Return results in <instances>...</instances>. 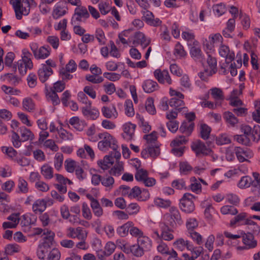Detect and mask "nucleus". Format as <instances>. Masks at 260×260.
Wrapping results in <instances>:
<instances>
[{
    "label": "nucleus",
    "instance_id": "nucleus-53",
    "mask_svg": "<svg viewBox=\"0 0 260 260\" xmlns=\"http://www.w3.org/2000/svg\"><path fill=\"white\" fill-rule=\"evenodd\" d=\"M235 139L239 143L246 146H249L250 145L251 138L246 136V135H236L235 136Z\"/></svg>",
    "mask_w": 260,
    "mask_h": 260
},
{
    "label": "nucleus",
    "instance_id": "nucleus-21",
    "mask_svg": "<svg viewBox=\"0 0 260 260\" xmlns=\"http://www.w3.org/2000/svg\"><path fill=\"white\" fill-rule=\"evenodd\" d=\"M142 87L145 92L151 93L158 89V85L155 81L149 79L144 82Z\"/></svg>",
    "mask_w": 260,
    "mask_h": 260
},
{
    "label": "nucleus",
    "instance_id": "nucleus-51",
    "mask_svg": "<svg viewBox=\"0 0 260 260\" xmlns=\"http://www.w3.org/2000/svg\"><path fill=\"white\" fill-rule=\"evenodd\" d=\"M46 208V202L44 200H37L32 206L34 211L43 212Z\"/></svg>",
    "mask_w": 260,
    "mask_h": 260
},
{
    "label": "nucleus",
    "instance_id": "nucleus-4",
    "mask_svg": "<svg viewBox=\"0 0 260 260\" xmlns=\"http://www.w3.org/2000/svg\"><path fill=\"white\" fill-rule=\"evenodd\" d=\"M194 196L189 193H185L180 201L181 210L186 213H190L194 210L192 199Z\"/></svg>",
    "mask_w": 260,
    "mask_h": 260
},
{
    "label": "nucleus",
    "instance_id": "nucleus-29",
    "mask_svg": "<svg viewBox=\"0 0 260 260\" xmlns=\"http://www.w3.org/2000/svg\"><path fill=\"white\" fill-rule=\"evenodd\" d=\"M69 123L79 131H82L85 125V123L80 121L78 117L71 118L69 120Z\"/></svg>",
    "mask_w": 260,
    "mask_h": 260
},
{
    "label": "nucleus",
    "instance_id": "nucleus-23",
    "mask_svg": "<svg viewBox=\"0 0 260 260\" xmlns=\"http://www.w3.org/2000/svg\"><path fill=\"white\" fill-rule=\"evenodd\" d=\"M114 164V160L111 159V156H105L103 159L98 161V166L103 170H106L110 168Z\"/></svg>",
    "mask_w": 260,
    "mask_h": 260
},
{
    "label": "nucleus",
    "instance_id": "nucleus-30",
    "mask_svg": "<svg viewBox=\"0 0 260 260\" xmlns=\"http://www.w3.org/2000/svg\"><path fill=\"white\" fill-rule=\"evenodd\" d=\"M46 94L47 98L50 99L53 105H56L59 104L60 100L58 96L53 88H51L50 90L46 88Z\"/></svg>",
    "mask_w": 260,
    "mask_h": 260
},
{
    "label": "nucleus",
    "instance_id": "nucleus-42",
    "mask_svg": "<svg viewBox=\"0 0 260 260\" xmlns=\"http://www.w3.org/2000/svg\"><path fill=\"white\" fill-rule=\"evenodd\" d=\"M124 107L125 114L128 117L133 116L135 114V111L132 101L129 100H126L124 103Z\"/></svg>",
    "mask_w": 260,
    "mask_h": 260
},
{
    "label": "nucleus",
    "instance_id": "nucleus-27",
    "mask_svg": "<svg viewBox=\"0 0 260 260\" xmlns=\"http://www.w3.org/2000/svg\"><path fill=\"white\" fill-rule=\"evenodd\" d=\"M41 173L46 179H50L53 177V169L50 166L47 164L42 166Z\"/></svg>",
    "mask_w": 260,
    "mask_h": 260
},
{
    "label": "nucleus",
    "instance_id": "nucleus-39",
    "mask_svg": "<svg viewBox=\"0 0 260 260\" xmlns=\"http://www.w3.org/2000/svg\"><path fill=\"white\" fill-rule=\"evenodd\" d=\"M252 178L248 176L242 177L239 183L238 186L240 188H247L253 183Z\"/></svg>",
    "mask_w": 260,
    "mask_h": 260
},
{
    "label": "nucleus",
    "instance_id": "nucleus-49",
    "mask_svg": "<svg viewBox=\"0 0 260 260\" xmlns=\"http://www.w3.org/2000/svg\"><path fill=\"white\" fill-rule=\"evenodd\" d=\"M23 107L28 112H32L35 109V105L30 98H25L23 101Z\"/></svg>",
    "mask_w": 260,
    "mask_h": 260
},
{
    "label": "nucleus",
    "instance_id": "nucleus-6",
    "mask_svg": "<svg viewBox=\"0 0 260 260\" xmlns=\"http://www.w3.org/2000/svg\"><path fill=\"white\" fill-rule=\"evenodd\" d=\"M160 154V149L157 144L147 145L145 149L141 151L142 157L145 159L148 157H157Z\"/></svg>",
    "mask_w": 260,
    "mask_h": 260
},
{
    "label": "nucleus",
    "instance_id": "nucleus-1",
    "mask_svg": "<svg viewBox=\"0 0 260 260\" xmlns=\"http://www.w3.org/2000/svg\"><path fill=\"white\" fill-rule=\"evenodd\" d=\"M99 138L102 139L98 143V148L101 150H104L106 148L109 147L112 149L118 148L117 141L114 138L108 133H100Z\"/></svg>",
    "mask_w": 260,
    "mask_h": 260
},
{
    "label": "nucleus",
    "instance_id": "nucleus-54",
    "mask_svg": "<svg viewBox=\"0 0 260 260\" xmlns=\"http://www.w3.org/2000/svg\"><path fill=\"white\" fill-rule=\"evenodd\" d=\"M60 253L57 248H53L49 253L47 257V260H59Z\"/></svg>",
    "mask_w": 260,
    "mask_h": 260
},
{
    "label": "nucleus",
    "instance_id": "nucleus-2",
    "mask_svg": "<svg viewBox=\"0 0 260 260\" xmlns=\"http://www.w3.org/2000/svg\"><path fill=\"white\" fill-rule=\"evenodd\" d=\"M169 213L165 215L166 220L168 224L172 228H175L177 224H182L180 214L178 210L174 207H171L169 209Z\"/></svg>",
    "mask_w": 260,
    "mask_h": 260
},
{
    "label": "nucleus",
    "instance_id": "nucleus-58",
    "mask_svg": "<svg viewBox=\"0 0 260 260\" xmlns=\"http://www.w3.org/2000/svg\"><path fill=\"white\" fill-rule=\"evenodd\" d=\"M43 234L46 235L44 238V242L52 245L55 234L51 231L47 230L46 232H44Z\"/></svg>",
    "mask_w": 260,
    "mask_h": 260
},
{
    "label": "nucleus",
    "instance_id": "nucleus-9",
    "mask_svg": "<svg viewBox=\"0 0 260 260\" xmlns=\"http://www.w3.org/2000/svg\"><path fill=\"white\" fill-rule=\"evenodd\" d=\"M191 148L197 156H199L201 154L207 155L211 151V149L207 148L201 140H198L194 142L191 145Z\"/></svg>",
    "mask_w": 260,
    "mask_h": 260
},
{
    "label": "nucleus",
    "instance_id": "nucleus-12",
    "mask_svg": "<svg viewBox=\"0 0 260 260\" xmlns=\"http://www.w3.org/2000/svg\"><path fill=\"white\" fill-rule=\"evenodd\" d=\"M154 76L160 83L166 82L171 84L172 80L168 72L166 70L161 71L160 69H157L154 72Z\"/></svg>",
    "mask_w": 260,
    "mask_h": 260
},
{
    "label": "nucleus",
    "instance_id": "nucleus-64",
    "mask_svg": "<svg viewBox=\"0 0 260 260\" xmlns=\"http://www.w3.org/2000/svg\"><path fill=\"white\" fill-rule=\"evenodd\" d=\"M180 172L181 173L187 174L192 170V167L187 162H181L179 164Z\"/></svg>",
    "mask_w": 260,
    "mask_h": 260
},
{
    "label": "nucleus",
    "instance_id": "nucleus-24",
    "mask_svg": "<svg viewBox=\"0 0 260 260\" xmlns=\"http://www.w3.org/2000/svg\"><path fill=\"white\" fill-rule=\"evenodd\" d=\"M161 238L167 241H170L174 238L172 231L166 224H163L161 226Z\"/></svg>",
    "mask_w": 260,
    "mask_h": 260
},
{
    "label": "nucleus",
    "instance_id": "nucleus-20",
    "mask_svg": "<svg viewBox=\"0 0 260 260\" xmlns=\"http://www.w3.org/2000/svg\"><path fill=\"white\" fill-rule=\"evenodd\" d=\"M242 237L243 242L248 248H253L256 246V241L254 239V236L251 233H244Z\"/></svg>",
    "mask_w": 260,
    "mask_h": 260
},
{
    "label": "nucleus",
    "instance_id": "nucleus-50",
    "mask_svg": "<svg viewBox=\"0 0 260 260\" xmlns=\"http://www.w3.org/2000/svg\"><path fill=\"white\" fill-rule=\"evenodd\" d=\"M172 186L177 189H187L185 181L183 179H178L172 182Z\"/></svg>",
    "mask_w": 260,
    "mask_h": 260
},
{
    "label": "nucleus",
    "instance_id": "nucleus-11",
    "mask_svg": "<svg viewBox=\"0 0 260 260\" xmlns=\"http://www.w3.org/2000/svg\"><path fill=\"white\" fill-rule=\"evenodd\" d=\"M53 70L45 64H43L38 71V75L40 81L42 83L45 82L49 77L53 74Z\"/></svg>",
    "mask_w": 260,
    "mask_h": 260
},
{
    "label": "nucleus",
    "instance_id": "nucleus-25",
    "mask_svg": "<svg viewBox=\"0 0 260 260\" xmlns=\"http://www.w3.org/2000/svg\"><path fill=\"white\" fill-rule=\"evenodd\" d=\"M194 126V124L193 122L184 121L182 123L179 128V131L182 133L185 134L187 136H189L191 134Z\"/></svg>",
    "mask_w": 260,
    "mask_h": 260
},
{
    "label": "nucleus",
    "instance_id": "nucleus-59",
    "mask_svg": "<svg viewBox=\"0 0 260 260\" xmlns=\"http://www.w3.org/2000/svg\"><path fill=\"white\" fill-rule=\"evenodd\" d=\"M251 139L254 141L258 142L260 140V126L258 125H254L252 130Z\"/></svg>",
    "mask_w": 260,
    "mask_h": 260
},
{
    "label": "nucleus",
    "instance_id": "nucleus-17",
    "mask_svg": "<svg viewBox=\"0 0 260 260\" xmlns=\"http://www.w3.org/2000/svg\"><path fill=\"white\" fill-rule=\"evenodd\" d=\"M137 162L138 163V165H135V167L137 170V172L135 175V179L138 181L143 182L146 177L148 176V173L146 170L143 169H140L141 162L139 159H137Z\"/></svg>",
    "mask_w": 260,
    "mask_h": 260
},
{
    "label": "nucleus",
    "instance_id": "nucleus-32",
    "mask_svg": "<svg viewBox=\"0 0 260 260\" xmlns=\"http://www.w3.org/2000/svg\"><path fill=\"white\" fill-rule=\"evenodd\" d=\"M183 99H179L177 98H172L170 99L169 102V105L172 107H174L176 110L180 111L183 108L182 107L184 105V102L182 100Z\"/></svg>",
    "mask_w": 260,
    "mask_h": 260
},
{
    "label": "nucleus",
    "instance_id": "nucleus-44",
    "mask_svg": "<svg viewBox=\"0 0 260 260\" xmlns=\"http://www.w3.org/2000/svg\"><path fill=\"white\" fill-rule=\"evenodd\" d=\"M191 184L189 186L191 190L194 192L198 193L201 191V184L198 182L197 179L194 177L190 178Z\"/></svg>",
    "mask_w": 260,
    "mask_h": 260
},
{
    "label": "nucleus",
    "instance_id": "nucleus-18",
    "mask_svg": "<svg viewBox=\"0 0 260 260\" xmlns=\"http://www.w3.org/2000/svg\"><path fill=\"white\" fill-rule=\"evenodd\" d=\"M150 42V40L146 38L143 33L138 32L135 34V40L133 42L134 45L140 44L143 48H145L149 45Z\"/></svg>",
    "mask_w": 260,
    "mask_h": 260
},
{
    "label": "nucleus",
    "instance_id": "nucleus-41",
    "mask_svg": "<svg viewBox=\"0 0 260 260\" xmlns=\"http://www.w3.org/2000/svg\"><path fill=\"white\" fill-rule=\"evenodd\" d=\"M211 94L213 98L216 101H223L224 95L222 90L218 88H213L211 89Z\"/></svg>",
    "mask_w": 260,
    "mask_h": 260
},
{
    "label": "nucleus",
    "instance_id": "nucleus-8",
    "mask_svg": "<svg viewBox=\"0 0 260 260\" xmlns=\"http://www.w3.org/2000/svg\"><path fill=\"white\" fill-rule=\"evenodd\" d=\"M142 13L143 14V20L148 24L153 26H157L161 24V21L158 18H154L153 13L148 11L147 9H144L142 11Z\"/></svg>",
    "mask_w": 260,
    "mask_h": 260
},
{
    "label": "nucleus",
    "instance_id": "nucleus-22",
    "mask_svg": "<svg viewBox=\"0 0 260 260\" xmlns=\"http://www.w3.org/2000/svg\"><path fill=\"white\" fill-rule=\"evenodd\" d=\"M138 244L140 245L144 251L150 250L152 247V241L147 236H142L137 240Z\"/></svg>",
    "mask_w": 260,
    "mask_h": 260
},
{
    "label": "nucleus",
    "instance_id": "nucleus-14",
    "mask_svg": "<svg viewBox=\"0 0 260 260\" xmlns=\"http://www.w3.org/2000/svg\"><path fill=\"white\" fill-rule=\"evenodd\" d=\"M136 127V125L131 122L124 124V133L122 134L123 138L127 141L132 140L134 135Z\"/></svg>",
    "mask_w": 260,
    "mask_h": 260
},
{
    "label": "nucleus",
    "instance_id": "nucleus-43",
    "mask_svg": "<svg viewBox=\"0 0 260 260\" xmlns=\"http://www.w3.org/2000/svg\"><path fill=\"white\" fill-rule=\"evenodd\" d=\"M18 192L26 193L28 191L27 182L22 178H19L18 182Z\"/></svg>",
    "mask_w": 260,
    "mask_h": 260
},
{
    "label": "nucleus",
    "instance_id": "nucleus-35",
    "mask_svg": "<svg viewBox=\"0 0 260 260\" xmlns=\"http://www.w3.org/2000/svg\"><path fill=\"white\" fill-rule=\"evenodd\" d=\"M123 170L124 168L122 162L119 160H116L115 166L113 168H111L109 172L111 175L118 176L121 174V172L123 171Z\"/></svg>",
    "mask_w": 260,
    "mask_h": 260
},
{
    "label": "nucleus",
    "instance_id": "nucleus-7",
    "mask_svg": "<svg viewBox=\"0 0 260 260\" xmlns=\"http://www.w3.org/2000/svg\"><path fill=\"white\" fill-rule=\"evenodd\" d=\"M31 50L34 53L35 57L38 59H45L50 55V48L49 46L47 48L42 46L38 49L37 44H32L31 45Z\"/></svg>",
    "mask_w": 260,
    "mask_h": 260
},
{
    "label": "nucleus",
    "instance_id": "nucleus-34",
    "mask_svg": "<svg viewBox=\"0 0 260 260\" xmlns=\"http://www.w3.org/2000/svg\"><path fill=\"white\" fill-rule=\"evenodd\" d=\"M19 129L22 141L24 142L28 140H32L34 138V135L30 129L24 126L20 127Z\"/></svg>",
    "mask_w": 260,
    "mask_h": 260
},
{
    "label": "nucleus",
    "instance_id": "nucleus-63",
    "mask_svg": "<svg viewBox=\"0 0 260 260\" xmlns=\"http://www.w3.org/2000/svg\"><path fill=\"white\" fill-rule=\"evenodd\" d=\"M64 164L67 171L70 173L73 172L77 167L75 166L76 162L70 159L66 160Z\"/></svg>",
    "mask_w": 260,
    "mask_h": 260
},
{
    "label": "nucleus",
    "instance_id": "nucleus-15",
    "mask_svg": "<svg viewBox=\"0 0 260 260\" xmlns=\"http://www.w3.org/2000/svg\"><path fill=\"white\" fill-rule=\"evenodd\" d=\"M222 39V36L219 34H216L210 36L208 40H206L204 42V46L207 50H212L214 47V44L220 42Z\"/></svg>",
    "mask_w": 260,
    "mask_h": 260
},
{
    "label": "nucleus",
    "instance_id": "nucleus-40",
    "mask_svg": "<svg viewBox=\"0 0 260 260\" xmlns=\"http://www.w3.org/2000/svg\"><path fill=\"white\" fill-rule=\"evenodd\" d=\"M102 184L106 187L111 189L113 188L114 184V178L108 175L102 176Z\"/></svg>",
    "mask_w": 260,
    "mask_h": 260
},
{
    "label": "nucleus",
    "instance_id": "nucleus-16",
    "mask_svg": "<svg viewBox=\"0 0 260 260\" xmlns=\"http://www.w3.org/2000/svg\"><path fill=\"white\" fill-rule=\"evenodd\" d=\"M68 9L63 3L57 4L53 9L52 16L54 19H57L58 18L64 15Z\"/></svg>",
    "mask_w": 260,
    "mask_h": 260
},
{
    "label": "nucleus",
    "instance_id": "nucleus-57",
    "mask_svg": "<svg viewBox=\"0 0 260 260\" xmlns=\"http://www.w3.org/2000/svg\"><path fill=\"white\" fill-rule=\"evenodd\" d=\"M82 211L83 216L87 220H90L92 218V214L88 205L86 203H83L82 206Z\"/></svg>",
    "mask_w": 260,
    "mask_h": 260
},
{
    "label": "nucleus",
    "instance_id": "nucleus-62",
    "mask_svg": "<svg viewBox=\"0 0 260 260\" xmlns=\"http://www.w3.org/2000/svg\"><path fill=\"white\" fill-rule=\"evenodd\" d=\"M187 141V140L186 139L185 136H180L175 139H174L171 144V145L173 147H178L180 145H182L183 144H185Z\"/></svg>",
    "mask_w": 260,
    "mask_h": 260
},
{
    "label": "nucleus",
    "instance_id": "nucleus-31",
    "mask_svg": "<svg viewBox=\"0 0 260 260\" xmlns=\"http://www.w3.org/2000/svg\"><path fill=\"white\" fill-rule=\"evenodd\" d=\"M132 225H133V223L131 221H128L118 227L117 229V232L121 237H125L128 234L129 229Z\"/></svg>",
    "mask_w": 260,
    "mask_h": 260
},
{
    "label": "nucleus",
    "instance_id": "nucleus-55",
    "mask_svg": "<svg viewBox=\"0 0 260 260\" xmlns=\"http://www.w3.org/2000/svg\"><path fill=\"white\" fill-rule=\"evenodd\" d=\"M147 111L151 114H154L156 113V110L153 105V99L151 98H148L145 106Z\"/></svg>",
    "mask_w": 260,
    "mask_h": 260
},
{
    "label": "nucleus",
    "instance_id": "nucleus-56",
    "mask_svg": "<svg viewBox=\"0 0 260 260\" xmlns=\"http://www.w3.org/2000/svg\"><path fill=\"white\" fill-rule=\"evenodd\" d=\"M19 251V247L17 244H8L5 248V253L7 255H12Z\"/></svg>",
    "mask_w": 260,
    "mask_h": 260
},
{
    "label": "nucleus",
    "instance_id": "nucleus-61",
    "mask_svg": "<svg viewBox=\"0 0 260 260\" xmlns=\"http://www.w3.org/2000/svg\"><path fill=\"white\" fill-rule=\"evenodd\" d=\"M187 141V140L186 139L185 136H180L175 139H174L171 144V145L173 147H178L180 145H182L183 144H185Z\"/></svg>",
    "mask_w": 260,
    "mask_h": 260
},
{
    "label": "nucleus",
    "instance_id": "nucleus-26",
    "mask_svg": "<svg viewBox=\"0 0 260 260\" xmlns=\"http://www.w3.org/2000/svg\"><path fill=\"white\" fill-rule=\"evenodd\" d=\"M102 112L103 115L107 118H111L112 117L116 118L118 115L114 105H112V108L108 107H103L102 109Z\"/></svg>",
    "mask_w": 260,
    "mask_h": 260
},
{
    "label": "nucleus",
    "instance_id": "nucleus-13",
    "mask_svg": "<svg viewBox=\"0 0 260 260\" xmlns=\"http://www.w3.org/2000/svg\"><path fill=\"white\" fill-rule=\"evenodd\" d=\"M219 55L225 58V62L226 64L231 63L235 58V54L233 52H230L228 46L225 45H221L219 49Z\"/></svg>",
    "mask_w": 260,
    "mask_h": 260
},
{
    "label": "nucleus",
    "instance_id": "nucleus-19",
    "mask_svg": "<svg viewBox=\"0 0 260 260\" xmlns=\"http://www.w3.org/2000/svg\"><path fill=\"white\" fill-rule=\"evenodd\" d=\"M19 7V10L17 12V14L18 15V17H16L17 19H21L22 18V15H27L30 10L29 8V3L27 0H23L22 4L20 3V4H18Z\"/></svg>",
    "mask_w": 260,
    "mask_h": 260
},
{
    "label": "nucleus",
    "instance_id": "nucleus-3",
    "mask_svg": "<svg viewBox=\"0 0 260 260\" xmlns=\"http://www.w3.org/2000/svg\"><path fill=\"white\" fill-rule=\"evenodd\" d=\"M89 17V13L87 9L81 6H77L74 11V14L71 19L72 24H79L80 22H85Z\"/></svg>",
    "mask_w": 260,
    "mask_h": 260
},
{
    "label": "nucleus",
    "instance_id": "nucleus-38",
    "mask_svg": "<svg viewBox=\"0 0 260 260\" xmlns=\"http://www.w3.org/2000/svg\"><path fill=\"white\" fill-rule=\"evenodd\" d=\"M211 128L207 124L203 123L200 126V136L204 140H207L209 138Z\"/></svg>",
    "mask_w": 260,
    "mask_h": 260
},
{
    "label": "nucleus",
    "instance_id": "nucleus-60",
    "mask_svg": "<svg viewBox=\"0 0 260 260\" xmlns=\"http://www.w3.org/2000/svg\"><path fill=\"white\" fill-rule=\"evenodd\" d=\"M174 54L175 55H178L180 57L184 56L186 54L183 47L179 42L175 45Z\"/></svg>",
    "mask_w": 260,
    "mask_h": 260
},
{
    "label": "nucleus",
    "instance_id": "nucleus-28",
    "mask_svg": "<svg viewBox=\"0 0 260 260\" xmlns=\"http://www.w3.org/2000/svg\"><path fill=\"white\" fill-rule=\"evenodd\" d=\"M174 245H176L177 248L181 251H182L185 247L188 250H191L192 248V245L190 242L188 240L185 241L182 238H180L174 242Z\"/></svg>",
    "mask_w": 260,
    "mask_h": 260
},
{
    "label": "nucleus",
    "instance_id": "nucleus-5",
    "mask_svg": "<svg viewBox=\"0 0 260 260\" xmlns=\"http://www.w3.org/2000/svg\"><path fill=\"white\" fill-rule=\"evenodd\" d=\"M234 151L238 160L240 162L244 161L250 162L246 158H251L253 156L252 152L246 148H243L240 147H235Z\"/></svg>",
    "mask_w": 260,
    "mask_h": 260
},
{
    "label": "nucleus",
    "instance_id": "nucleus-47",
    "mask_svg": "<svg viewBox=\"0 0 260 260\" xmlns=\"http://www.w3.org/2000/svg\"><path fill=\"white\" fill-rule=\"evenodd\" d=\"M129 250L134 255L137 257H141L144 254V250L138 244L131 246Z\"/></svg>",
    "mask_w": 260,
    "mask_h": 260
},
{
    "label": "nucleus",
    "instance_id": "nucleus-33",
    "mask_svg": "<svg viewBox=\"0 0 260 260\" xmlns=\"http://www.w3.org/2000/svg\"><path fill=\"white\" fill-rule=\"evenodd\" d=\"M190 54L195 60H199L200 62H203L204 59L201 50L199 47H192L190 50Z\"/></svg>",
    "mask_w": 260,
    "mask_h": 260
},
{
    "label": "nucleus",
    "instance_id": "nucleus-46",
    "mask_svg": "<svg viewBox=\"0 0 260 260\" xmlns=\"http://www.w3.org/2000/svg\"><path fill=\"white\" fill-rule=\"evenodd\" d=\"M116 247V246L114 243L109 242L106 244L105 247V250L104 251H101V253L106 255V256H109L114 252Z\"/></svg>",
    "mask_w": 260,
    "mask_h": 260
},
{
    "label": "nucleus",
    "instance_id": "nucleus-36",
    "mask_svg": "<svg viewBox=\"0 0 260 260\" xmlns=\"http://www.w3.org/2000/svg\"><path fill=\"white\" fill-rule=\"evenodd\" d=\"M223 118L226 120V122L232 126H234L238 122L237 118L232 112L230 111H226L224 113Z\"/></svg>",
    "mask_w": 260,
    "mask_h": 260
},
{
    "label": "nucleus",
    "instance_id": "nucleus-45",
    "mask_svg": "<svg viewBox=\"0 0 260 260\" xmlns=\"http://www.w3.org/2000/svg\"><path fill=\"white\" fill-rule=\"evenodd\" d=\"M156 135L157 133L155 131H153L149 135H145L144 136L143 138L146 140V145L156 144V142L157 139Z\"/></svg>",
    "mask_w": 260,
    "mask_h": 260
},
{
    "label": "nucleus",
    "instance_id": "nucleus-48",
    "mask_svg": "<svg viewBox=\"0 0 260 260\" xmlns=\"http://www.w3.org/2000/svg\"><path fill=\"white\" fill-rule=\"evenodd\" d=\"M220 211L223 214L236 215L238 211L237 209L232 206L225 205L221 207Z\"/></svg>",
    "mask_w": 260,
    "mask_h": 260
},
{
    "label": "nucleus",
    "instance_id": "nucleus-10",
    "mask_svg": "<svg viewBox=\"0 0 260 260\" xmlns=\"http://www.w3.org/2000/svg\"><path fill=\"white\" fill-rule=\"evenodd\" d=\"M86 197L90 201V206L94 215L101 217L103 214V210L99 201L89 193L86 194Z\"/></svg>",
    "mask_w": 260,
    "mask_h": 260
},
{
    "label": "nucleus",
    "instance_id": "nucleus-37",
    "mask_svg": "<svg viewBox=\"0 0 260 260\" xmlns=\"http://www.w3.org/2000/svg\"><path fill=\"white\" fill-rule=\"evenodd\" d=\"M23 56L21 61H23V62L26 65V67H28V69H31L33 67L32 62L31 60L30 57L31 54L28 51L24 50L23 51Z\"/></svg>",
    "mask_w": 260,
    "mask_h": 260
},
{
    "label": "nucleus",
    "instance_id": "nucleus-52",
    "mask_svg": "<svg viewBox=\"0 0 260 260\" xmlns=\"http://www.w3.org/2000/svg\"><path fill=\"white\" fill-rule=\"evenodd\" d=\"M207 63H208L210 69L213 70L212 72H217V61L215 57H212L211 55L208 54V58L207 59Z\"/></svg>",
    "mask_w": 260,
    "mask_h": 260
}]
</instances>
